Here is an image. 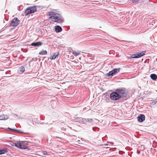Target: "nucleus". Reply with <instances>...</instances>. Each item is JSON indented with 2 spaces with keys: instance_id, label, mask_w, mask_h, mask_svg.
Listing matches in <instances>:
<instances>
[{
  "instance_id": "f257e3e1",
  "label": "nucleus",
  "mask_w": 157,
  "mask_h": 157,
  "mask_svg": "<svg viewBox=\"0 0 157 157\" xmlns=\"http://www.w3.org/2000/svg\"><path fill=\"white\" fill-rule=\"evenodd\" d=\"M52 21L55 22L62 23L64 21L63 17L59 14L56 13L54 17H53Z\"/></svg>"
},
{
  "instance_id": "412c9836",
  "label": "nucleus",
  "mask_w": 157,
  "mask_h": 157,
  "mask_svg": "<svg viewBox=\"0 0 157 157\" xmlns=\"http://www.w3.org/2000/svg\"><path fill=\"white\" fill-rule=\"evenodd\" d=\"M72 53L75 56H77L79 55L80 54V52H78L75 51H73L72 52Z\"/></svg>"
},
{
  "instance_id": "39448f33",
  "label": "nucleus",
  "mask_w": 157,
  "mask_h": 157,
  "mask_svg": "<svg viewBox=\"0 0 157 157\" xmlns=\"http://www.w3.org/2000/svg\"><path fill=\"white\" fill-rule=\"evenodd\" d=\"M146 52L145 51H144L140 53H136L132 55L131 56L132 58H139L143 56Z\"/></svg>"
},
{
  "instance_id": "f8f14e48",
  "label": "nucleus",
  "mask_w": 157,
  "mask_h": 157,
  "mask_svg": "<svg viewBox=\"0 0 157 157\" xmlns=\"http://www.w3.org/2000/svg\"><path fill=\"white\" fill-rule=\"evenodd\" d=\"M56 13L52 12H49L48 13V15L50 16L49 18L51 19L52 20L53 19V17H54L55 15L56 14Z\"/></svg>"
},
{
  "instance_id": "f03ea898",
  "label": "nucleus",
  "mask_w": 157,
  "mask_h": 157,
  "mask_svg": "<svg viewBox=\"0 0 157 157\" xmlns=\"http://www.w3.org/2000/svg\"><path fill=\"white\" fill-rule=\"evenodd\" d=\"M121 69L120 68H116L113 69L112 71H110L109 73L105 74V76L106 77H109L110 76L111 77L113 75L118 73L120 71Z\"/></svg>"
},
{
  "instance_id": "bb28decb",
  "label": "nucleus",
  "mask_w": 157,
  "mask_h": 157,
  "mask_svg": "<svg viewBox=\"0 0 157 157\" xmlns=\"http://www.w3.org/2000/svg\"><path fill=\"white\" fill-rule=\"evenodd\" d=\"M96 128H92V129L93 131H95V129H96Z\"/></svg>"
},
{
  "instance_id": "6ab92c4d",
  "label": "nucleus",
  "mask_w": 157,
  "mask_h": 157,
  "mask_svg": "<svg viewBox=\"0 0 157 157\" xmlns=\"http://www.w3.org/2000/svg\"><path fill=\"white\" fill-rule=\"evenodd\" d=\"M150 77L152 80H155L157 78V76L156 74H153L150 75Z\"/></svg>"
},
{
  "instance_id": "a211bd4d",
  "label": "nucleus",
  "mask_w": 157,
  "mask_h": 157,
  "mask_svg": "<svg viewBox=\"0 0 157 157\" xmlns=\"http://www.w3.org/2000/svg\"><path fill=\"white\" fill-rule=\"evenodd\" d=\"M59 54V52H58V53H55L54 54L53 56H50V59H54L56 58V57L58 56Z\"/></svg>"
},
{
  "instance_id": "4468645a",
  "label": "nucleus",
  "mask_w": 157,
  "mask_h": 157,
  "mask_svg": "<svg viewBox=\"0 0 157 157\" xmlns=\"http://www.w3.org/2000/svg\"><path fill=\"white\" fill-rule=\"evenodd\" d=\"M30 8L31 9V13H34L37 11L36 7V6H30Z\"/></svg>"
},
{
  "instance_id": "0eeeda50",
  "label": "nucleus",
  "mask_w": 157,
  "mask_h": 157,
  "mask_svg": "<svg viewBox=\"0 0 157 157\" xmlns=\"http://www.w3.org/2000/svg\"><path fill=\"white\" fill-rule=\"evenodd\" d=\"M94 121L91 118H84L83 123L86 125H90L93 124Z\"/></svg>"
},
{
  "instance_id": "393cba45",
  "label": "nucleus",
  "mask_w": 157,
  "mask_h": 157,
  "mask_svg": "<svg viewBox=\"0 0 157 157\" xmlns=\"http://www.w3.org/2000/svg\"><path fill=\"white\" fill-rule=\"evenodd\" d=\"M8 129L10 130H11V131H17L18 132H21L20 131V130H17V129H11V128H8Z\"/></svg>"
},
{
  "instance_id": "dca6fc26",
  "label": "nucleus",
  "mask_w": 157,
  "mask_h": 157,
  "mask_svg": "<svg viewBox=\"0 0 157 157\" xmlns=\"http://www.w3.org/2000/svg\"><path fill=\"white\" fill-rule=\"evenodd\" d=\"M84 118L82 117H77L75 119V121L77 122H78L80 123H83V121H84Z\"/></svg>"
},
{
  "instance_id": "cd10ccee",
  "label": "nucleus",
  "mask_w": 157,
  "mask_h": 157,
  "mask_svg": "<svg viewBox=\"0 0 157 157\" xmlns=\"http://www.w3.org/2000/svg\"><path fill=\"white\" fill-rule=\"evenodd\" d=\"M33 60H34V59L33 58Z\"/></svg>"
},
{
  "instance_id": "1a4fd4ad",
  "label": "nucleus",
  "mask_w": 157,
  "mask_h": 157,
  "mask_svg": "<svg viewBox=\"0 0 157 157\" xmlns=\"http://www.w3.org/2000/svg\"><path fill=\"white\" fill-rule=\"evenodd\" d=\"M42 44L43 43L41 41H39L38 42L33 43L31 44L30 45L34 46L35 47H38L41 46Z\"/></svg>"
},
{
  "instance_id": "5701e85b",
  "label": "nucleus",
  "mask_w": 157,
  "mask_h": 157,
  "mask_svg": "<svg viewBox=\"0 0 157 157\" xmlns=\"http://www.w3.org/2000/svg\"><path fill=\"white\" fill-rule=\"evenodd\" d=\"M157 102V98H155L153 101H151L150 104L152 105H154Z\"/></svg>"
},
{
  "instance_id": "aec40b11",
  "label": "nucleus",
  "mask_w": 157,
  "mask_h": 157,
  "mask_svg": "<svg viewBox=\"0 0 157 157\" xmlns=\"http://www.w3.org/2000/svg\"><path fill=\"white\" fill-rule=\"evenodd\" d=\"M39 55H46L47 54V52L46 50H42L39 53Z\"/></svg>"
},
{
  "instance_id": "423d86ee",
  "label": "nucleus",
  "mask_w": 157,
  "mask_h": 157,
  "mask_svg": "<svg viewBox=\"0 0 157 157\" xmlns=\"http://www.w3.org/2000/svg\"><path fill=\"white\" fill-rule=\"evenodd\" d=\"M20 23L19 20L17 17H15L11 21L10 26L12 27L17 26Z\"/></svg>"
},
{
  "instance_id": "7ed1b4c3",
  "label": "nucleus",
  "mask_w": 157,
  "mask_h": 157,
  "mask_svg": "<svg viewBox=\"0 0 157 157\" xmlns=\"http://www.w3.org/2000/svg\"><path fill=\"white\" fill-rule=\"evenodd\" d=\"M117 93L121 96V98H123L124 97H126L127 96V93L126 91L124 89H117L116 90Z\"/></svg>"
},
{
  "instance_id": "9b49d317",
  "label": "nucleus",
  "mask_w": 157,
  "mask_h": 157,
  "mask_svg": "<svg viewBox=\"0 0 157 157\" xmlns=\"http://www.w3.org/2000/svg\"><path fill=\"white\" fill-rule=\"evenodd\" d=\"M55 29L56 33H59L62 31V28L59 25H56L55 27Z\"/></svg>"
},
{
  "instance_id": "a878e982",
  "label": "nucleus",
  "mask_w": 157,
  "mask_h": 157,
  "mask_svg": "<svg viewBox=\"0 0 157 157\" xmlns=\"http://www.w3.org/2000/svg\"><path fill=\"white\" fill-rule=\"evenodd\" d=\"M43 154L44 155H48V154L46 152L44 151L43 152Z\"/></svg>"
},
{
  "instance_id": "6e6552de",
  "label": "nucleus",
  "mask_w": 157,
  "mask_h": 157,
  "mask_svg": "<svg viewBox=\"0 0 157 157\" xmlns=\"http://www.w3.org/2000/svg\"><path fill=\"white\" fill-rule=\"evenodd\" d=\"M15 146L16 147L22 149H25L26 148V147L24 145L23 143L21 142L16 143Z\"/></svg>"
},
{
  "instance_id": "9d476101",
  "label": "nucleus",
  "mask_w": 157,
  "mask_h": 157,
  "mask_svg": "<svg viewBox=\"0 0 157 157\" xmlns=\"http://www.w3.org/2000/svg\"><path fill=\"white\" fill-rule=\"evenodd\" d=\"M137 119L139 122H142L145 120V116L143 114H140L138 116Z\"/></svg>"
},
{
  "instance_id": "20e7f679",
  "label": "nucleus",
  "mask_w": 157,
  "mask_h": 157,
  "mask_svg": "<svg viewBox=\"0 0 157 157\" xmlns=\"http://www.w3.org/2000/svg\"><path fill=\"white\" fill-rule=\"evenodd\" d=\"M110 97L111 99L113 100H117L121 98V96L117 93L116 91L110 94Z\"/></svg>"
},
{
  "instance_id": "f3484780",
  "label": "nucleus",
  "mask_w": 157,
  "mask_h": 157,
  "mask_svg": "<svg viewBox=\"0 0 157 157\" xmlns=\"http://www.w3.org/2000/svg\"><path fill=\"white\" fill-rule=\"evenodd\" d=\"M25 71V68L23 66H21L19 68L18 71L19 73H22Z\"/></svg>"
},
{
  "instance_id": "ddd939ff",
  "label": "nucleus",
  "mask_w": 157,
  "mask_h": 157,
  "mask_svg": "<svg viewBox=\"0 0 157 157\" xmlns=\"http://www.w3.org/2000/svg\"><path fill=\"white\" fill-rule=\"evenodd\" d=\"M25 15L27 16L30 13H31V9L30 8V7L27 8L25 11Z\"/></svg>"
},
{
  "instance_id": "4be33fe9",
  "label": "nucleus",
  "mask_w": 157,
  "mask_h": 157,
  "mask_svg": "<svg viewBox=\"0 0 157 157\" xmlns=\"http://www.w3.org/2000/svg\"><path fill=\"white\" fill-rule=\"evenodd\" d=\"M27 122L29 124L30 126H32V125L33 124V120H28Z\"/></svg>"
},
{
  "instance_id": "b1692460",
  "label": "nucleus",
  "mask_w": 157,
  "mask_h": 157,
  "mask_svg": "<svg viewBox=\"0 0 157 157\" xmlns=\"http://www.w3.org/2000/svg\"><path fill=\"white\" fill-rule=\"evenodd\" d=\"M7 151L6 150H0V155L6 153Z\"/></svg>"
},
{
  "instance_id": "2eb2a0df",
  "label": "nucleus",
  "mask_w": 157,
  "mask_h": 157,
  "mask_svg": "<svg viewBox=\"0 0 157 157\" xmlns=\"http://www.w3.org/2000/svg\"><path fill=\"white\" fill-rule=\"evenodd\" d=\"M8 116L7 115H0V120H6L8 119Z\"/></svg>"
},
{
  "instance_id": "c85d7f7f",
  "label": "nucleus",
  "mask_w": 157,
  "mask_h": 157,
  "mask_svg": "<svg viewBox=\"0 0 157 157\" xmlns=\"http://www.w3.org/2000/svg\"><path fill=\"white\" fill-rule=\"evenodd\" d=\"M33 60H34V59L33 58Z\"/></svg>"
}]
</instances>
